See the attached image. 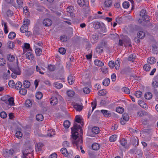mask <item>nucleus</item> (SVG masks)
Returning a JSON list of instances; mask_svg holds the SVG:
<instances>
[{
	"mask_svg": "<svg viewBox=\"0 0 158 158\" xmlns=\"http://www.w3.org/2000/svg\"><path fill=\"white\" fill-rule=\"evenodd\" d=\"M156 79L157 80H155L152 82V85L154 88L158 87V82L157 81H158V76L156 77Z\"/></svg>",
	"mask_w": 158,
	"mask_h": 158,
	"instance_id": "2f4dec72",
	"label": "nucleus"
},
{
	"mask_svg": "<svg viewBox=\"0 0 158 158\" xmlns=\"http://www.w3.org/2000/svg\"><path fill=\"white\" fill-rule=\"evenodd\" d=\"M101 112L106 118H108L111 116L110 112L108 110H101Z\"/></svg>",
	"mask_w": 158,
	"mask_h": 158,
	"instance_id": "39448f33",
	"label": "nucleus"
},
{
	"mask_svg": "<svg viewBox=\"0 0 158 158\" xmlns=\"http://www.w3.org/2000/svg\"><path fill=\"white\" fill-rule=\"evenodd\" d=\"M116 111L117 112L122 114L123 112L124 109L123 108L119 107L116 108Z\"/></svg>",
	"mask_w": 158,
	"mask_h": 158,
	"instance_id": "13d9d810",
	"label": "nucleus"
},
{
	"mask_svg": "<svg viewBox=\"0 0 158 158\" xmlns=\"http://www.w3.org/2000/svg\"><path fill=\"white\" fill-rule=\"evenodd\" d=\"M145 36V33L143 31H140L138 33L137 36L140 39H143Z\"/></svg>",
	"mask_w": 158,
	"mask_h": 158,
	"instance_id": "412c9836",
	"label": "nucleus"
},
{
	"mask_svg": "<svg viewBox=\"0 0 158 158\" xmlns=\"http://www.w3.org/2000/svg\"><path fill=\"white\" fill-rule=\"evenodd\" d=\"M14 151L13 149H6L3 152L2 155L5 158H8L14 153Z\"/></svg>",
	"mask_w": 158,
	"mask_h": 158,
	"instance_id": "20e7f679",
	"label": "nucleus"
},
{
	"mask_svg": "<svg viewBox=\"0 0 158 158\" xmlns=\"http://www.w3.org/2000/svg\"><path fill=\"white\" fill-rule=\"evenodd\" d=\"M36 119L39 121H41L43 120L44 119L43 115L41 114H38L36 116Z\"/></svg>",
	"mask_w": 158,
	"mask_h": 158,
	"instance_id": "473e14b6",
	"label": "nucleus"
},
{
	"mask_svg": "<svg viewBox=\"0 0 158 158\" xmlns=\"http://www.w3.org/2000/svg\"><path fill=\"white\" fill-rule=\"evenodd\" d=\"M2 26H4V31L5 34H7L8 32V27L7 25V23L5 22L2 20Z\"/></svg>",
	"mask_w": 158,
	"mask_h": 158,
	"instance_id": "2eb2a0df",
	"label": "nucleus"
},
{
	"mask_svg": "<svg viewBox=\"0 0 158 158\" xmlns=\"http://www.w3.org/2000/svg\"><path fill=\"white\" fill-rule=\"evenodd\" d=\"M35 97L36 98L38 99H41L43 97V94L41 92H38L36 94Z\"/></svg>",
	"mask_w": 158,
	"mask_h": 158,
	"instance_id": "6e6d98bb",
	"label": "nucleus"
},
{
	"mask_svg": "<svg viewBox=\"0 0 158 158\" xmlns=\"http://www.w3.org/2000/svg\"><path fill=\"white\" fill-rule=\"evenodd\" d=\"M75 120V121L78 123H80L82 126H83V122L81 121V119L80 117L78 115H77L76 116Z\"/></svg>",
	"mask_w": 158,
	"mask_h": 158,
	"instance_id": "b1692460",
	"label": "nucleus"
},
{
	"mask_svg": "<svg viewBox=\"0 0 158 158\" xmlns=\"http://www.w3.org/2000/svg\"><path fill=\"white\" fill-rule=\"evenodd\" d=\"M24 87L27 88H29L30 85V83L28 80H25L23 82Z\"/></svg>",
	"mask_w": 158,
	"mask_h": 158,
	"instance_id": "c756f323",
	"label": "nucleus"
},
{
	"mask_svg": "<svg viewBox=\"0 0 158 158\" xmlns=\"http://www.w3.org/2000/svg\"><path fill=\"white\" fill-rule=\"evenodd\" d=\"M96 52L98 54H100L103 52V48L99 45L96 48Z\"/></svg>",
	"mask_w": 158,
	"mask_h": 158,
	"instance_id": "cd10ccee",
	"label": "nucleus"
},
{
	"mask_svg": "<svg viewBox=\"0 0 158 158\" xmlns=\"http://www.w3.org/2000/svg\"><path fill=\"white\" fill-rule=\"evenodd\" d=\"M100 145L99 144L96 143H93L92 146V149L94 150H99L100 148Z\"/></svg>",
	"mask_w": 158,
	"mask_h": 158,
	"instance_id": "dca6fc26",
	"label": "nucleus"
},
{
	"mask_svg": "<svg viewBox=\"0 0 158 158\" xmlns=\"http://www.w3.org/2000/svg\"><path fill=\"white\" fill-rule=\"evenodd\" d=\"M8 47L9 48L12 49L14 46V43L11 41H9L7 43Z\"/></svg>",
	"mask_w": 158,
	"mask_h": 158,
	"instance_id": "680f3d73",
	"label": "nucleus"
},
{
	"mask_svg": "<svg viewBox=\"0 0 158 158\" xmlns=\"http://www.w3.org/2000/svg\"><path fill=\"white\" fill-rule=\"evenodd\" d=\"M63 124L65 128H68L70 125V123L68 120H66L64 122Z\"/></svg>",
	"mask_w": 158,
	"mask_h": 158,
	"instance_id": "a19ab883",
	"label": "nucleus"
},
{
	"mask_svg": "<svg viewBox=\"0 0 158 158\" xmlns=\"http://www.w3.org/2000/svg\"><path fill=\"white\" fill-rule=\"evenodd\" d=\"M27 58L30 60H32L34 59V56L30 50L29 52H27L26 54Z\"/></svg>",
	"mask_w": 158,
	"mask_h": 158,
	"instance_id": "ddd939ff",
	"label": "nucleus"
},
{
	"mask_svg": "<svg viewBox=\"0 0 158 158\" xmlns=\"http://www.w3.org/2000/svg\"><path fill=\"white\" fill-rule=\"evenodd\" d=\"M83 91L85 94H88L90 93V89L88 87H86L83 89Z\"/></svg>",
	"mask_w": 158,
	"mask_h": 158,
	"instance_id": "052dcab7",
	"label": "nucleus"
},
{
	"mask_svg": "<svg viewBox=\"0 0 158 158\" xmlns=\"http://www.w3.org/2000/svg\"><path fill=\"white\" fill-rule=\"evenodd\" d=\"M7 60L10 62L13 61L15 60V56L10 54H9L7 55Z\"/></svg>",
	"mask_w": 158,
	"mask_h": 158,
	"instance_id": "393cba45",
	"label": "nucleus"
},
{
	"mask_svg": "<svg viewBox=\"0 0 158 158\" xmlns=\"http://www.w3.org/2000/svg\"><path fill=\"white\" fill-rule=\"evenodd\" d=\"M139 15L144 21L145 22H148L150 19L149 17L147 15L145 10H142L140 12Z\"/></svg>",
	"mask_w": 158,
	"mask_h": 158,
	"instance_id": "7ed1b4c3",
	"label": "nucleus"
},
{
	"mask_svg": "<svg viewBox=\"0 0 158 158\" xmlns=\"http://www.w3.org/2000/svg\"><path fill=\"white\" fill-rule=\"evenodd\" d=\"M117 138V135H113L111 136L109 140L110 142H114L116 141Z\"/></svg>",
	"mask_w": 158,
	"mask_h": 158,
	"instance_id": "3c124183",
	"label": "nucleus"
},
{
	"mask_svg": "<svg viewBox=\"0 0 158 158\" xmlns=\"http://www.w3.org/2000/svg\"><path fill=\"white\" fill-rule=\"evenodd\" d=\"M107 91L106 89H102L99 90L98 93L99 96H103L105 95L107 93Z\"/></svg>",
	"mask_w": 158,
	"mask_h": 158,
	"instance_id": "4be33fe9",
	"label": "nucleus"
},
{
	"mask_svg": "<svg viewBox=\"0 0 158 158\" xmlns=\"http://www.w3.org/2000/svg\"><path fill=\"white\" fill-rule=\"evenodd\" d=\"M77 2L80 6H84L89 5L88 2H85L84 0H77Z\"/></svg>",
	"mask_w": 158,
	"mask_h": 158,
	"instance_id": "f8f14e48",
	"label": "nucleus"
},
{
	"mask_svg": "<svg viewBox=\"0 0 158 158\" xmlns=\"http://www.w3.org/2000/svg\"><path fill=\"white\" fill-rule=\"evenodd\" d=\"M56 67L55 65L50 64L48 66V69L50 71H53L55 70L56 69Z\"/></svg>",
	"mask_w": 158,
	"mask_h": 158,
	"instance_id": "de8ad7c7",
	"label": "nucleus"
},
{
	"mask_svg": "<svg viewBox=\"0 0 158 158\" xmlns=\"http://www.w3.org/2000/svg\"><path fill=\"white\" fill-rule=\"evenodd\" d=\"M60 151L61 153L66 157L69 154L66 149L65 148H61Z\"/></svg>",
	"mask_w": 158,
	"mask_h": 158,
	"instance_id": "bb28decb",
	"label": "nucleus"
},
{
	"mask_svg": "<svg viewBox=\"0 0 158 158\" xmlns=\"http://www.w3.org/2000/svg\"><path fill=\"white\" fill-rule=\"evenodd\" d=\"M152 94L150 92H147L145 93L144 95L145 98L146 99L148 100L151 99L152 98Z\"/></svg>",
	"mask_w": 158,
	"mask_h": 158,
	"instance_id": "5701e85b",
	"label": "nucleus"
},
{
	"mask_svg": "<svg viewBox=\"0 0 158 158\" xmlns=\"http://www.w3.org/2000/svg\"><path fill=\"white\" fill-rule=\"evenodd\" d=\"M8 101L9 102V104L11 106L15 105L14 103V98L13 97H10L9 98L8 100Z\"/></svg>",
	"mask_w": 158,
	"mask_h": 158,
	"instance_id": "ea45409f",
	"label": "nucleus"
},
{
	"mask_svg": "<svg viewBox=\"0 0 158 158\" xmlns=\"http://www.w3.org/2000/svg\"><path fill=\"white\" fill-rule=\"evenodd\" d=\"M66 50L64 48H59V52L62 54H64Z\"/></svg>",
	"mask_w": 158,
	"mask_h": 158,
	"instance_id": "e2e57ef3",
	"label": "nucleus"
},
{
	"mask_svg": "<svg viewBox=\"0 0 158 158\" xmlns=\"http://www.w3.org/2000/svg\"><path fill=\"white\" fill-rule=\"evenodd\" d=\"M6 61L3 58H0V66H3L6 64Z\"/></svg>",
	"mask_w": 158,
	"mask_h": 158,
	"instance_id": "bf43d9fd",
	"label": "nucleus"
},
{
	"mask_svg": "<svg viewBox=\"0 0 158 158\" xmlns=\"http://www.w3.org/2000/svg\"><path fill=\"white\" fill-rule=\"evenodd\" d=\"M28 26L27 25L23 24L20 28V31L22 33H24L27 31Z\"/></svg>",
	"mask_w": 158,
	"mask_h": 158,
	"instance_id": "4468645a",
	"label": "nucleus"
},
{
	"mask_svg": "<svg viewBox=\"0 0 158 158\" xmlns=\"http://www.w3.org/2000/svg\"><path fill=\"white\" fill-rule=\"evenodd\" d=\"M132 140V143L134 145L138 144V139L137 138H134Z\"/></svg>",
	"mask_w": 158,
	"mask_h": 158,
	"instance_id": "774afa93",
	"label": "nucleus"
},
{
	"mask_svg": "<svg viewBox=\"0 0 158 158\" xmlns=\"http://www.w3.org/2000/svg\"><path fill=\"white\" fill-rule=\"evenodd\" d=\"M115 67V69L117 70H118L119 69V66L120 65V60H118H118L116 61L115 63H114Z\"/></svg>",
	"mask_w": 158,
	"mask_h": 158,
	"instance_id": "4c0bfd02",
	"label": "nucleus"
},
{
	"mask_svg": "<svg viewBox=\"0 0 158 158\" xmlns=\"http://www.w3.org/2000/svg\"><path fill=\"white\" fill-rule=\"evenodd\" d=\"M25 105L26 107H30L32 105V102L30 100H27L25 101Z\"/></svg>",
	"mask_w": 158,
	"mask_h": 158,
	"instance_id": "79ce46f5",
	"label": "nucleus"
},
{
	"mask_svg": "<svg viewBox=\"0 0 158 158\" xmlns=\"http://www.w3.org/2000/svg\"><path fill=\"white\" fill-rule=\"evenodd\" d=\"M67 94L69 97H72L74 96L75 92L73 90H69L67 91Z\"/></svg>",
	"mask_w": 158,
	"mask_h": 158,
	"instance_id": "7c9ffc66",
	"label": "nucleus"
},
{
	"mask_svg": "<svg viewBox=\"0 0 158 158\" xmlns=\"http://www.w3.org/2000/svg\"><path fill=\"white\" fill-rule=\"evenodd\" d=\"M123 120L125 121H127L129 120V117L127 113H124L123 114Z\"/></svg>",
	"mask_w": 158,
	"mask_h": 158,
	"instance_id": "864d4df0",
	"label": "nucleus"
},
{
	"mask_svg": "<svg viewBox=\"0 0 158 158\" xmlns=\"http://www.w3.org/2000/svg\"><path fill=\"white\" fill-rule=\"evenodd\" d=\"M135 95L137 98H139L142 96V93L140 91H137L135 92Z\"/></svg>",
	"mask_w": 158,
	"mask_h": 158,
	"instance_id": "09e8293b",
	"label": "nucleus"
},
{
	"mask_svg": "<svg viewBox=\"0 0 158 158\" xmlns=\"http://www.w3.org/2000/svg\"><path fill=\"white\" fill-rule=\"evenodd\" d=\"M75 77L73 74H70L68 77V81L69 85H72L74 82Z\"/></svg>",
	"mask_w": 158,
	"mask_h": 158,
	"instance_id": "6e6552de",
	"label": "nucleus"
},
{
	"mask_svg": "<svg viewBox=\"0 0 158 158\" xmlns=\"http://www.w3.org/2000/svg\"><path fill=\"white\" fill-rule=\"evenodd\" d=\"M98 45L102 48L104 47H106L107 46V42L104 40H102Z\"/></svg>",
	"mask_w": 158,
	"mask_h": 158,
	"instance_id": "58836bf2",
	"label": "nucleus"
},
{
	"mask_svg": "<svg viewBox=\"0 0 158 158\" xmlns=\"http://www.w3.org/2000/svg\"><path fill=\"white\" fill-rule=\"evenodd\" d=\"M79 130L81 133L82 134L83 131L80 125H78L76 122H74L73 127L71 128V133L73 138L75 140L73 143L75 144L77 147L80 144L82 143V140L81 139H79L77 140V139L78 138V131Z\"/></svg>",
	"mask_w": 158,
	"mask_h": 158,
	"instance_id": "f257e3e1",
	"label": "nucleus"
},
{
	"mask_svg": "<svg viewBox=\"0 0 158 158\" xmlns=\"http://www.w3.org/2000/svg\"><path fill=\"white\" fill-rule=\"evenodd\" d=\"M50 103L52 105H55L58 103V99L56 97H53L50 99Z\"/></svg>",
	"mask_w": 158,
	"mask_h": 158,
	"instance_id": "9b49d317",
	"label": "nucleus"
},
{
	"mask_svg": "<svg viewBox=\"0 0 158 158\" xmlns=\"http://www.w3.org/2000/svg\"><path fill=\"white\" fill-rule=\"evenodd\" d=\"M143 68L145 71H149L150 69L151 66L148 64H145L144 65Z\"/></svg>",
	"mask_w": 158,
	"mask_h": 158,
	"instance_id": "e433bc0d",
	"label": "nucleus"
},
{
	"mask_svg": "<svg viewBox=\"0 0 158 158\" xmlns=\"http://www.w3.org/2000/svg\"><path fill=\"white\" fill-rule=\"evenodd\" d=\"M15 135L17 138H21L23 136V134L21 131H18L16 132Z\"/></svg>",
	"mask_w": 158,
	"mask_h": 158,
	"instance_id": "603ef678",
	"label": "nucleus"
},
{
	"mask_svg": "<svg viewBox=\"0 0 158 158\" xmlns=\"http://www.w3.org/2000/svg\"><path fill=\"white\" fill-rule=\"evenodd\" d=\"M135 56H134V55L131 54L129 55L128 58V60L129 61H132L133 62L135 59Z\"/></svg>",
	"mask_w": 158,
	"mask_h": 158,
	"instance_id": "0e129e2a",
	"label": "nucleus"
},
{
	"mask_svg": "<svg viewBox=\"0 0 158 158\" xmlns=\"http://www.w3.org/2000/svg\"><path fill=\"white\" fill-rule=\"evenodd\" d=\"M92 133L94 134H97L99 132V128L97 127H94L92 129Z\"/></svg>",
	"mask_w": 158,
	"mask_h": 158,
	"instance_id": "a211bd4d",
	"label": "nucleus"
},
{
	"mask_svg": "<svg viewBox=\"0 0 158 158\" xmlns=\"http://www.w3.org/2000/svg\"><path fill=\"white\" fill-rule=\"evenodd\" d=\"M110 82V80L109 78H106L103 81L102 84L104 86H106L109 85Z\"/></svg>",
	"mask_w": 158,
	"mask_h": 158,
	"instance_id": "a878e982",
	"label": "nucleus"
},
{
	"mask_svg": "<svg viewBox=\"0 0 158 158\" xmlns=\"http://www.w3.org/2000/svg\"><path fill=\"white\" fill-rule=\"evenodd\" d=\"M8 85L10 87H13L15 85V83L13 80H11L8 83Z\"/></svg>",
	"mask_w": 158,
	"mask_h": 158,
	"instance_id": "338daca9",
	"label": "nucleus"
},
{
	"mask_svg": "<svg viewBox=\"0 0 158 158\" xmlns=\"http://www.w3.org/2000/svg\"><path fill=\"white\" fill-rule=\"evenodd\" d=\"M120 143L122 146H124L127 144V141L125 139L123 138L120 140Z\"/></svg>",
	"mask_w": 158,
	"mask_h": 158,
	"instance_id": "a18cd8bd",
	"label": "nucleus"
},
{
	"mask_svg": "<svg viewBox=\"0 0 158 158\" xmlns=\"http://www.w3.org/2000/svg\"><path fill=\"white\" fill-rule=\"evenodd\" d=\"M43 144L41 143H37L35 145V150L36 152H40L41 151Z\"/></svg>",
	"mask_w": 158,
	"mask_h": 158,
	"instance_id": "9d476101",
	"label": "nucleus"
},
{
	"mask_svg": "<svg viewBox=\"0 0 158 158\" xmlns=\"http://www.w3.org/2000/svg\"><path fill=\"white\" fill-rule=\"evenodd\" d=\"M122 90L125 94H130V90L127 87H124L122 88Z\"/></svg>",
	"mask_w": 158,
	"mask_h": 158,
	"instance_id": "8fccbe9b",
	"label": "nucleus"
},
{
	"mask_svg": "<svg viewBox=\"0 0 158 158\" xmlns=\"http://www.w3.org/2000/svg\"><path fill=\"white\" fill-rule=\"evenodd\" d=\"M55 85V87L58 89H60L63 87V85L59 82H56Z\"/></svg>",
	"mask_w": 158,
	"mask_h": 158,
	"instance_id": "5fc2aeb1",
	"label": "nucleus"
},
{
	"mask_svg": "<svg viewBox=\"0 0 158 158\" xmlns=\"http://www.w3.org/2000/svg\"><path fill=\"white\" fill-rule=\"evenodd\" d=\"M74 108L76 109V111H80L81 110L83 109V106L79 105L77 103L74 102L73 104Z\"/></svg>",
	"mask_w": 158,
	"mask_h": 158,
	"instance_id": "1a4fd4ad",
	"label": "nucleus"
},
{
	"mask_svg": "<svg viewBox=\"0 0 158 158\" xmlns=\"http://www.w3.org/2000/svg\"><path fill=\"white\" fill-rule=\"evenodd\" d=\"M73 7L72 6H69L67 9V12L70 16H73Z\"/></svg>",
	"mask_w": 158,
	"mask_h": 158,
	"instance_id": "aec40b11",
	"label": "nucleus"
},
{
	"mask_svg": "<svg viewBox=\"0 0 158 158\" xmlns=\"http://www.w3.org/2000/svg\"><path fill=\"white\" fill-rule=\"evenodd\" d=\"M105 6L107 7H110L112 4V2L111 0H106L104 2Z\"/></svg>",
	"mask_w": 158,
	"mask_h": 158,
	"instance_id": "c03bdc74",
	"label": "nucleus"
},
{
	"mask_svg": "<svg viewBox=\"0 0 158 158\" xmlns=\"http://www.w3.org/2000/svg\"><path fill=\"white\" fill-rule=\"evenodd\" d=\"M156 60L153 57H151L148 58L147 60V62L148 63L150 64H153L155 63Z\"/></svg>",
	"mask_w": 158,
	"mask_h": 158,
	"instance_id": "f3484780",
	"label": "nucleus"
},
{
	"mask_svg": "<svg viewBox=\"0 0 158 158\" xmlns=\"http://www.w3.org/2000/svg\"><path fill=\"white\" fill-rule=\"evenodd\" d=\"M19 93L23 95L26 94L27 93V90L25 88H22L21 89H19Z\"/></svg>",
	"mask_w": 158,
	"mask_h": 158,
	"instance_id": "49530a36",
	"label": "nucleus"
},
{
	"mask_svg": "<svg viewBox=\"0 0 158 158\" xmlns=\"http://www.w3.org/2000/svg\"><path fill=\"white\" fill-rule=\"evenodd\" d=\"M35 52L37 56H40L42 54V51L41 48H36L35 50Z\"/></svg>",
	"mask_w": 158,
	"mask_h": 158,
	"instance_id": "72a5a7b5",
	"label": "nucleus"
},
{
	"mask_svg": "<svg viewBox=\"0 0 158 158\" xmlns=\"http://www.w3.org/2000/svg\"><path fill=\"white\" fill-rule=\"evenodd\" d=\"M15 33L13 31L10 32L8 35V38L9 39H12L15 38L16 36Z\"/></svg>",
	"mask_w": 158,
	"mask_h": 158,
	"instance_id": "c9c22d12",
	"label": "nucleus"
},
{
	"mask_svg": "<svg viewBox=\"0 0 158 158\" xmlns=\"http://www.w3.org/2000/svg\"><path fill=\"white\" fill-rule=\"evenodd\" d=\"M94 63L95 65L98 66H102L104 65L103 62L98 60H95L94 61Z\"/></svg>",
	"mask_w": 158,
	"mask_h": 158,
	"instance_id": "6ab92c4d",
	"label": "nucleus"
},
{
	"mask_svg": "<svg viewBox=\"0 0 158 158\" xmlns=\"http://www.w3.org/2000/svg\"><path fill=\"white\" fill-rule=\"evenodd\" d=\"M43 23L44 26L49 27L52 25V21L50 19H46L43 20Z\"/></svg>",
	"mask_w": 158,
	"mask_h": 158,
	"instance_id": "0eeeda50",
	"label": "nucleus"
},
{
	"mask_svg": "<svg viewBox=\"0 0 158 158\" xmlns=\"http://www.w3.org/2000/svg\"><path fill=\"white\" fill-rule=\"evenodd\" d=\"M0 117L3 118H6L7 116L6 113L4 111H2L0 113Z\"/></svg>",
	"mask_w": 158,
	"mask_h": 158,
	"instance_id": "69168bd1",
	"label": "nucleus"
},
{
	"mask_svg": "<svg viewBox=\"0 0 158 158\" xmlns=\"http://www.w3.org/2000/svg\"><path fill=\"white\" fill-rule=\"evenodd\" d=\"M91 104L92 106L94 105L93 106H92V109L91 110H90L88 112V118H89V117L90 116L91 114L92 113V112L94 109L96 108L97 106V101L96 99H95L94 101V102H92L91 103Z\"/></svg>",
	"mask_w": 158,
	"mask_h": 158,
	"instance_id": "423d86ee",
	"label": "nucleus"
},
{
	"mask_svg": "<svg viewBox=\"0 0 158 158\" xmlns=\"http://www.w3.org/2000/svg\"><path fill=\"white\" fill-rule=\"evenodd\" d=\"M109 36L110 38L113 40L117 38L118 37V35L116 33H110L109 34Z\"/></svg>",
	"mask_w": 158,
	"mask_h": 158,
	"instance_id": "c85d7f7f",
	"label": "nucleus"
},
{
	"mask_svg": "<svg viewBox=\"0 0 158 158\" xmlns=\"http://www.w3.org/2000/svg\"><path fill=\"white\" fill-rule=\"evenodd\" d=\"M93 25L95 29H97L100 28L101 27L100 23L98 22L95 23L94 22V23Z\"/></svg>",
	"mask_w": 158,
	"mask_h": 158,
	"instance_id": "37998d69",
	"label": "nucleus"
},
{
	"mask_svg": "<svg viewBox=\"0 0 158 158\" xmlns=\"http://www.w3.org/2000/svg\"><path fill=\"white\" fill-rule=\"evenodd\" d=\"M18 59H17L16 63L14 65H11L9 66V68L13 72L11 74V77L13 78H16L17 75H20L21 71L18 66Z\"/></svg>",
	"mask_w": 158,
	"mask_h": 158,
	"instance_id": "f03ea898",
	"label": "nucleus"
},
{
	"mask_svg": "<svg viewBox=\"0 0 158 158\" xmlns=\"http://www.w3.org/2000/svg\"><path fill=\"white\" fill-rule=\"evenodd\" d=\"M123 6L124 8L126 9L128 8L130 4L127 1L124 2L123 4Z\"/></svg>",
	"mask_w": 158,
	"mask_h": 158,
	"instance_id": "4d7b16f0",
	"label": "nucleus"
},
{
	"mask_svg": "<svg viewBox=\"0 0 158 158\" xmlns=\"http://www.w3.org/2000/svg\"><path fill=\"white\" fill-rule=\"evenodd\" d=\"M22 87V84L20 81H18L15 85V88L19 90Z\"/></svg>",
	"mask_w": 158,
	"mask_h": 158,
	"instance_id": "f704fd0d",
	"label": "nucleus"
}]
</instances>
